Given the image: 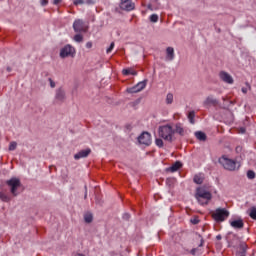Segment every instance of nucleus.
Here are the masks:
<instances>
[{"label":"nucleus","instance_id":"19","mask_svg":"<svg viewBox=\"0 0 256 256\" xmlns=\"http://www.w3.org/2000/svg\"><path fill=\"white\" fill-rule=\"evenodd\" d=\"M209 105H217V99H215L213 96H208L204 101V107Z\"/></svg>","mask_w":256,"mask_h":256},{"label":"nucleus","instance_id":"35","mask_svg":"<svg viewBox=\"0 0 256 256\" xmlns=\"http://www.w3.org/2000/svg\"><path fill=\"white\" fill-rule=\"evenodd\" d=\"M85 0H74V5H83Z\"/></svg>","mask_w":256,"mask_h":256},{"label":"nucleus","instance_id":"13","mask_svg":"<svg viewBox=\"0 0 256 256\" xmlns=\"http://www.w3.org/2000/svg\"><path fill=\"white\" fill-rule=\"evenodd\" d=\"M230 225L233 227V229H243V227H245L243 219L232 220L230 221Z\"/></svg>","mask_w":256,"mask_h":256},{"label":"nucleus","instance_id":"18","mask_svg":"<svg viewBox=\"0 0 256 256\" xmlns=\"http://www.w3.org/2000/svg\"><path fill=\"white\" fill-rule=\"evenodd\" d=\"M166 53H167V59L169 61H173V59H175V49H173V47H168L166 49Z\"/></svg>","mask_w":256,"mask_h":256},{"label":"nucleus","instance_id":"10","mask_svg":"<svg viewBox=\"0 0 256 256\" xmlns=\"http://www.w3.org/2000/svg\"><path fill=\"white\" fill-rule=\"evenodd\" d=\"M138 143H140V145H151V134H149V132H143L138 137Z\"/></svg>","mask_w":256,"mask_h":256},{"label":"nucleus","instance_id":"24","mask_svg":"<svg viewBox=\"0 0 256 256\" xmlns=\"http://www.w3.org/2000/svg\"><path fill=\"white\" fill-rule=\"evenodd\" d=\"M188 119L192 125H195V111L189 112Z\"/></svg>","mask_w":256,"mask_h":256},{"label":"nucleus","instance_id":"9","mask_svg":"<svg viewBox=\"0 0 256 256\" xmlns=\"http://www.w3.org/2000/svg\"><path fill=\"white\" fill-rule=\"evenodd\" d=\"M219 78L223 81V83H227L228 85H233V83H235L233 76H231L229 72L220 71Z\"/></svg>","mask_w":256,"mask_h":256},{"label":"nucleus","instance_id":"47","mask_svg":"<svg viewBox=\"0 0 256 256\" xmlns=\"http://www.w3.org/2000/svg\"><path fill=\"white\" fill-rule=\"evenodd\" d=\"M84 197H85V199H87V192L85 193V196H84Z\"/></svg>","mask_w":256,"mask_h":256},{"label":"nucleus","instance_id":"6","mask_svg":"<svg viewBox=\"0 0 256 256\" xmlns=\"http://www.w3.org/2000/svg\"><path fill=\"white\" fill-rule=\"evenodd\" d=\"M73 29L75 33H87L89 27H87V24L82 19H76L73 22Z\"/></svg>","mask_w":256,"mask_h":256},{"label":"nucleus","instance_id":"39","mask_svg":"<svg viewBox=\"0 0 256 256\" xmlns=\"http://www.w3.org/2000/svg\"><path fill=\"white\" fill-rule=\"evenodd\" d=\"M48 3H49V1H47V0H42V1H41V6H42V7H45Z\"/></svg>","mask_w":256,"mask_h":256},{"label":"nucleus","instance_id":"36","mask_svg":"<svg viewBox=\"0 0 256 256\" xmlns=\"http://www.w3.org/2000/svg\"><path fill=\"white\" fill-rule=\"evenodd\" d=\"M123 219H124V221H129V219H131V215L129 213H125L123 215Z\"/></svg>","mask_w":256,"mask_h":256},{"label":"nucleus","instance_id":"20","mask_svg":"<svg viewBox=\"0 0 256 256\" xmlns=\"http://www.w3.org/2000/svg\"><path fill=\"white\" fill-rule=\"evenodd\" d=\"M56 99L57 101H63L65 99V91L63 89H58L56 91Z\"/></svg>","mask_w":256,"mask_h":256},{"label":"nucleus","instance_id":"12","mask_svg":"<svg viewBox=\"0 0 256 256\" xmlns=\"http://www.w3.org/2000/svg\"><path fill=\"white\" fill-rule=\"evenodd\" d=\"M91 155V148L80 150L78 153L74 155V159L79 161V159H85Z\"/></svg>","mask_w":256,"mask_h":256},{"label":"nucleus","instance_id":"33","mask_svg":"<svg viewBox=\"0 0 256 256\" xmlns=\"http://www.w3.org/2000/svg\"><path fill=\"white\" fill-rule=\"evenodd\" d=\"M240 248L242 250V254L245 255V252L247 251V244L243 243L240 245Z\"/></svg>","mask_w":256,"mask_h":256},{"label":"nucleus","instance_id":"15","mask_svg":"<svg viewBox=\"0 0 256 256\" xmlns=\"http://www.w3.org/2000/svg\"><path fill=\"white\" fill-rule=\"evenodd\" d=\"M174 133H177L178 135H180L181 137L185 136V128H183V124L181 123H176L174 125Z\"/></svg>","mask_w":256,"mask_h":256},{"label":"nucleus","instance_id":"5","mask_svg":"<svg viewBox=\"0 0 256 256\" xmlns=\"http://www.w3.org/2000/svg\"><path fill=\"white\" fill-rule=\"evenodd\" d=\"M213 220L222 223L229 217V211L225 208H217L212 214Z\"/></svg>","mask_w":256,"mask_h":256},{"label":"nucleus","instance_id":"1","mask_svg":"<svg viewBox=\"0 0 256 256\" xmlns=\"http://www.w3.org/2000/svg\"><path fill=\"white\" fill-rule=\"evenodd\" d=\"M195 199L199 205H209V202L213 199V194L205 187H198L196 189Z\"/></svg>","mask_w":256,"mask_h":256},{"label":"nucleus","instance_id":"17","mask_svg":"<svg viewBox=\"0 0 256 256\" xmlns=\"http://www.w3.org/2000/svg\"><path fill=\"white\" fill-rule=\"evenodd\" d=\"M194 183L196 185H202V183L205 181V175L204 174H196L193 178Z\"/></svg>","mask_w":256,"mask_h":256},{"label":"nucleus","instance_id":"26","mask_svg":"<svg viewBox=\"0 0 256 256\" xmlns=\"http://www.w3.org/2000/svg\"><path fill=\"white\" fill-rule=\"evenodd\" d=\"M74 41H75L76 43H83V35H81V34H76V35L74 36Z\"/></svg>","mask_w":256,"mask_h":256},{"label":"nucleus","instance_id":"11","mask_svg":"<svg viewBox=\"0 0 256 256\" xmlns=\"http://www.w3.org/2000/svg\"><path fill=\"white\" fill-rule=\"evenodd\" d=\"M120 9L122 11H133L135 9V3L131 0H121Z\"/></svg>","mask_w":256,"mask_h":256},{"label":"nucleus","instance_id":"30","mask_svg":"<svg viewBox=\"0 0 256 256\" xmlns=\"http://www.w3.org/2000/svg\"><path fill=\"white\" fill-rule=\"evenodd\" d=\"M113 49H115V42H112L111 44H110V46L107 48V50H106V53L107 54H109V53H111V51H113Z\"/></svg>","mask_w":256,"mask_h":256},{"label":"nucleus","instance_id":"16","mask_svg":"<svg viewBox=\"0 0 256 256\" xmlns=\"http://www.w3.org/2000/svg\"><path fill=\"white\" fill-rule=\"evenodd\" d=\"M183 167V164H181L180 161H176L171 167L168 168V171L171 173H175L176 171H179Z\"/></svg>","mask_w":256,"mask_h":256},{"label":"nucleus","instance_id":"42","mask_svg":"<svg viewBox=\"0 0 256 256\" xmlns=\"http://www.w3.org/2000/svg\"><path fill=\"white\" fill-rule=\"evenodd\" d=\"M196 253H197V248H193V249L191 250V255H196Z\"/></svg>","mask_w":256,"mask_h":256},{"label":"nucleus","instance_id":"2","mask_svg":"<svg viewBox=\"0 0 256 256\" xmlns=\"http://www.w3.org/2000/svg\"><path fill=\"white\" fill-rule=\"evenodd\" d=\"M159 136L164 139V141H168L169 143H173V136L175 135V130L173 126L167 124L159 127L158 130Z\"/></svg>","mask_w":256,"mask_h":256},{"label":"nucleus","instance_id":"32","mask_svg":"<svg viewBox=\"0 0 256 256\" xmlns=\"http://www.w3.org/2000/svg\"><path fill=\"white\" fill-rule=\"evenodd\" d=\"M155 144L157 145V147H163V140L161 138H157L155 140Z\"/></svg>","mask_w":256,"mask_h":256},{"label":"nucleus","instance_id":"28","mask_svg":"<svg viewBox=\"0 0 256 256\" xmlns=\"http://www.w3.org/2000/svg\"><path fill=\"white\" fill-rule=\"evenodd\" d=\"M249 216L251 217V219H256V208L255 207H252L250 209Z\"/></svg>","mask_w":256,"mask_h":256},{"label":"nucleus","instance_id":"21","mask_svg":"<svg viewBox=\"0 0 256 256\" xmlns=\"http://www.w3.org/2000/svg\"><path fill=\"white\" fill-rule=\"evenodd\" d=\"M195 137L196 139H198V141H207V135L205 134V132H195Z\"/></svg>","mask_w":256,"mask_h":256},{"label":"nucleus","instance_id":"43","mask_svg":"<svg viewBox=\"0 0 256 256\" xmlns=\"http://www.w3.org/2000/svg\"><path fill=\"white\" fill-rule=\"evenodd\" d=\"M53 3L54 5H59V3H61V0H54Z\"/></svg>","mask_w":256,"mask_h":256},{"label":"nucleus","instance_id":"4","mask_svg":"<svg viewBox=\"0 0 256 256\" xmlns=\"http://www.w3.org/2000/svg\"><path fill=\"white\" fill-rule=\"evenodd\" d=\"M219 163L227 171H235L237 169V161L227 158V156H222L219 158Z\"/></svg>","mask_w":256,"mask_h":256},{"label":"nucleus","instance_id":"48","mask_svg":"<svg viewBox=\"0 0 256 256\" xmlns=\"http://www.w3.org/2000/svg\"><path fill=\"white\" fill-rule=\"evenodd\" d=\"M8 69V71H11V68H7Z\"/></svg>","mask_w":256,"mask_h":256},{"label":"nucleus","instance_id":"27","mask_svg":"<svg viewBox=\"0 0 256 256\" xmlns=\"http://www.w3.org/2000/svg\"><path fill=\"white\" fill-rule=\"evenodd\" d=\"M150 21H151V23H157V21H159V15H157V14H152V15L150 16Z\"/></svg>","mask_w":256,"mask_h":256},{"label":"nucleus","instance_id":"3","mask_svg":"<svg viewBox=\"0 0 256 256\" xmlns=\"http://www.w3.org/2000/svg\"><path fill=\"white\" fill-rule=\"evenodd\" d=\"M6 185L9 187L10 189V193L11 195H13V197H17V195H19V187H21V180H19V178H11L10 180L6 181Z\"/></svg>","mask_w":256,"mask_h":256},{"label":"nucleus","instance_id":"29","mask_svg":"<svg viewBox=\"0 0 256 256\" xmlns=\"http://www.w3.org/2000/svg\"><path fill=\"white\" fill-rule=\"evenodd\" d=\"M15 149H17V142H10L9 151H15Z\"/></svg>","mask_w":256,"mask_h":256},{"label":"nucleus","instance_id":"8","mask_svg":"<svg viewBox=\"0 0 256 256\" xmlns=\"http://www.w3.org/2000/svg\"><path fill=\"white\" fill-rule=\"evenodd\" d=\"M147 87V80H143L141 82H138L135 86L127 88V93H140V91H143Z\"/></svg>","mask_w":256,"mask_h":256},{"label":"nucleus","instance_id":"40","mask_svg":"<svg viewBox=\"0 0 256 256\" xmlns=\"http://www.w3.org/2000/svg\"><path fill=\"white\" fill-rule=\"evenodd\" d=\"M91 47H93V43L92 42H87L86 43V48L91 49Z\"/></svg>","mask_w":256,"mask_h":256},{"label":"nucleus","instance_id":"44","mask_svg":"<svg viewBox=\"0 0 256 256\" xmlns=\"http://www.w3.org/2000/svg\"><path fill=\"white\" fill-rule=\"evenodd\" d=\"M192 223H193L194 225H197V223H199V220L194 219V220H192Z\"/></svg>","mask_w":256,"mask_h":256},{"label":"nucleus","instance_id":"34","mask_svg":"<svg viewBox=\"0 0 256 256\" xmlns=\"http://www.w3.org/2000/svg\"><path fill=\"white\" fill-rule=\"evenodd\" d=\"M198 237L200 239V245L199 247H203V245H205V240L203 239V236H201V234H198Z\"/></svg>","mask_w":256,"mask_h":256},{"label":"nucleus","instance_id":"22","mask_svg":"<svg viewBox=\"0 0 256 256\" xmlns=\"http://www.w3.org/2000/svg\"><path fill=\"white\" fill-rule=\"evenodd\" d=\"M123 75H137V71H135L133 68H126L122 70Z\"/></svg>","mask_w":256,"mask_h":256},{"label":"nucleus","instance_id":"25","mask_svg":"<svg viewBox=\"0 0 256 256\" xmlns=\"http://www.w3.org/2000/svg\"><path fill=\"white\" fill-rule=\"evenodd\" d=\"M84 221H85V223H91L93 221V214H90V213L85 214Z\"/></svg>","mask_w":256,"mask_h":256},{"label":"nucleus","instance_id":"7","mask_svg":"<svg viewBox=\"0 0 256 256\" xmlns=\"http://www.w3.org/2000/svg\"><path fill=\"white\" fill-rule=\"evenodd\" d=\"M60 57L62 59H65L66 57H75V48L67 44L60 50Z\"/></svg>","mask_w":256,"mask_h":256},{"label":"nucleus","instance_id":"38","mask_svg":"<svg viewBox=\"0 0 256 256\" xmlns=\"http://www.w3.org/2000/svg\"><path fill=\"white\" fill-rule=\"evenodd\" d=\"M84 3H86V5H95V1L93 0H85Z\"/></svg>","mask_w":256,"mask_h":256},{"label":"nucleus","instance_id":"37","mask_svg":"<svg viewBox=\"0 0 256 256\" xmlns=\"http://www.w3.org/2000/svg\"><path fill=\"white\" fill-rule=\"evenodd\" d=\"M48 81H49V83H50V87H51L52 89H55V81H53V79H51V78H49Z\"/></svg>","mask_w":256,"mask_h":256},{"label":"nucleus","instance_id":"41","mask_svg":"<svg viewBox=\"0 0 256 256\" xmlns=\"http://www.w3.org/2000/svg\"><path fill=\"white\" fill-rule=\"evenodd\" d=\"M241 91H242V93H244V95H247V92L249 91V88L243 87V88L241 89Z\"/></svg>","mask_w":256,"mask_h":256},{"label":"nucleus","instance_id":"46","mask_svg":"<svg viewBox=\"0 0 256 256\" xmlns=\"http://www.w3.org/2000/svg\"><path fill=\"white\" fill-rule=\"evenodd\" d=\"M248 89H251V85H249V83H246Z\"/></svg>","mask_w":256,"mask_h":256},{"label":"nucleus","instance_id":"31","mask_svg":"<svg viewBox=\"0 0 256 256\" xmlns=\"http://www.w3.org/2000/svg\"><path fill=\"white\" fill-rule=\"evenodd\" d=\"M247 177H248V179H255V172L252 170H249L247 172Z\"/></svg>","mask_w":256,"mask_h":256},{"label":"nucleus","instance_id":"45","mask_svg":"<svg viewBox=\"0 0 256 256\" xmlns=\"http://www.w3.org/2000/svg\"><path fill=\"white\" fill-rule=\"evenodd\" d=\"M216 239H217L218 241H221V239H222L221 235H217V236H216Z\"/></svg>","mask_w":256,"mask_h":256},{"label":"nucleus","instance_id":"14","mask_svg":"<svg viewBox=\"0 0 256 256\" xmlns=\"http://www.w3.org/2000/svg\"><path fill=\"white\" fill-rule=\"evenodd\" d=\"M0 199L4 203H9V201H11V195H9V192H7V190L0 189Z\"/></svg>","mask_w":256,"mask_h":256},{"label":"nucleus","instance_id":"23","mask_svg":"<svg viewBox=\"0 0 256 256\" xmlns=\"http://www.w3.org/2000/svg\"><path fill=\"white\" fill-rule=\"evenodd\" d=\"M166 105H173V93L166 95Z\"/></svg>","mask_w":256,"mask_h":256}]
</instances>
